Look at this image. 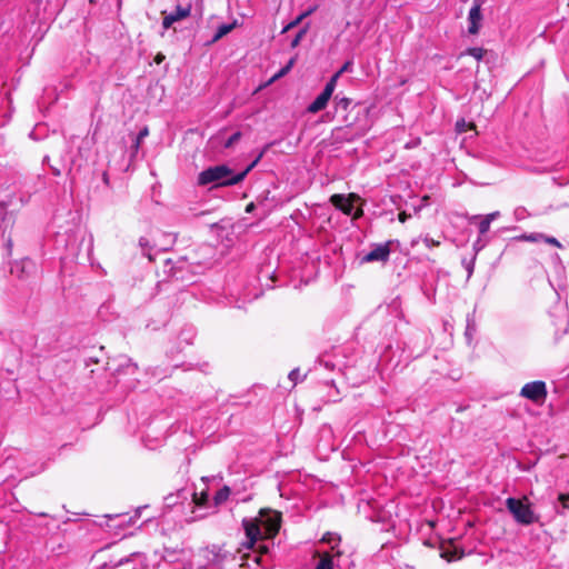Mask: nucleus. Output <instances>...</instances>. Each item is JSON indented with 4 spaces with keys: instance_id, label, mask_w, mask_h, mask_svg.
Instances as JSON below:
<instances>
[{
    "instance_id": "19",
    "label": "nucleus",
    "mask_w": 569,
    "mask_h": 569,
    "mask_svg": "<svg viewBox=\"0 0 569 569\" xmlns=\"http://www.w3.org/2000/svg\"><path fill=\"white\" fill-rule=\"evenodd\" d=\"M477 331V326H476V322L472 318L468 317L467 318V327H466V332H465V336L468 340V343L471 342L475 333Z\"/></svg>"
},
{
    "instance_id": "5",
    "label": "nucleus",
    "mask_w": 569,
    "mask_h": 569,
    "mask_svg": "<svg viewBox=\"0 0 569 569\" xmlns=\"http://www.w3.org/2000/svg\"><path fill=\"white\" fill-rule=\"evenodd\" d=\"M520 396L536 403H542L547 398L546 383L541 380L528 382L521 388Z\"/></svg>"
},
{
    "instance_id": "31",
    "label": "nucleus",
    "mask_w": 569,
    "mask_h": 569,
    "mask_svg": "<svg viewBox=\"0 0 569 569\" xmlns=\"http://www.w3.org/2000/svg\"><path fill=\"white\" fill-rule=\"evenodd\" d=\"M499 211H495V212H491L487 216H485V218L491 223L493 220H496L498 217H499Z\"/></svg>"
},
{
    "instance_id": "37",
    "label": "nucleus",
    "mask_w": 569,
    "mask_h": 569,
    "mask_svg": "<svg viewBox=\"0 0 569 569\" xmlns=\"http://www.w3.org/2000/svg\"><path fill=\"white\" fill-rule=\"evenodd\" d=\"M181 569H192L190 565H184Z\"/></svg>"
},
{
    "instance_id": "29",
    "label": "nucleus",
    "mask_w": 569,
    "mask_h": 569,
    "mask_svg": "<svg viewBox=\"0 0 569 569\" xmlns=\"http://www.w3.org/2000/svg\"><path fill=\"white\" fill-rule=\"evenodd\" d=\"M542 241L555 247H561L560 242L555 237L543 234Z\"/></svg>"
},
{
    "instance_id": "9",
    "label": "nucleus",
    "mask_w": 569,
    "mask_h": 569,
    "mask_svg": "<svg viewBox=\"0 0 569 569\" xmlns=\"http://www.w3.org/2000/svg\"><path fill=\"white\" fill-rule=\"evenodd\" d=\"M482 14H481V1L473 0L472 7L469 10L468 14V32L470 34H477L480 26H481Z\"/></svg>"
},
{
    "instance_id": "12",
    "label": "nucleus",
    "mask_w": 569,
    "mask_h": 569,
    "mask_svg": "<svg viewBox=\"0 0 569 569\" xmlns=\"http://www.w3.org/2000/svg\"><path fill=\"white\" fill-rule=\"evenodd\" d=\"M127 562H136L137 567L132 569H151L150 566L146 562V557L142 553L136 552L130 556V558L119 561V565H123Z\"/></svg>"
},
{
    "instance_id": "24",
    "label": "nucleus",
    "mask_w": 569,
    "mask_h": 569,
    "mask_svg": "<svg viewBox=\"0 0 569 569\" xmlns=\"http://www.w3.org/2000/svg\"><path fill=\"white\" fill-rule=\"evenodd\" d=\"M307 30H308V26H306L305 28H302L297 34L296 37L292 39L291 41V47L292 48H296L299 46L300 41L302 40V38L305 37V34L307 33Z\"/></svg>"
},
{
    "instance_id": "40",
    "label": "nucleus",
    "mask_w": 569,
    "mask_h": 569,
    "mask_svg": "<svg viewBox=\"0 0 569 569\" xmlns=\"http://www.w3.org/2000/svg\"><path fill=\"white\" fill-rule=\"evenodd\" d=\"M140 510H141V508L137 509V511H136V517H139V516H140Z\"/></svg>"
},
{
    "instance_id": "34",
    "label": "nucleus",
    "mask_w": 569,
    "mask_h": 569,
    "mask_svg": "<svg viewBox=\"0 0 569 569\" xmlns=\"http://www.w3.org/2000/svg\"><path fill=\"white\" fill-rule=\"evenodd\" d=\"M466 269L468 271V276L470 277L473 272V262L471 261V262L466 263Z\"/></svg>"
},
{
    "instance_id": "14",
    "label": "nucleus",
    "mask_w": 569,
    "mask_h": 569,
    "mask_svg": "<svg viewBox=\"0 0 569 569\" xmlns=\"http://www.w3.org/2000/svg\"><path fill=\"white\" fill-rule=\"evenodd\" d=\"M558 505H555V511L557 515L565 516L567 510H569V492L560 493L558 496Z\"/></svg>"
},
{
    "instance_id": "8",
    "label": "nucleus",
    "mask_w": 569,
    "mask_h": 569,
    "mask_svg": "<svg viewBox=\"0 0 569 569\" xmlns=\"http://www.w3.org/2000/svg\"><path fill=\"white\" fill-rule=\"evenodd\" d=\"M191 13V4L188 3L186 6L178 4L174 9V11L170 13L162 12L163 20H162V27L164 29H169L172 27L174 22L181 21L186 18H188Z\"/></svg>"
},
{
    "instance_id": "32",
    "label": "nucleus",
    "mask_w": 569,
    "mask_h": 569,
    "mask_svg": "<svg viewBox=\"0 0 569 569\" xmlns=\"http://www.w3.org/2000/svg\"><path fill=\"white\" fill-rule=\"evenodd\" d=\"M126 366L129 372H134V370L137 369V365L132 363L130 359H126Z\"/></svg>"
},
{
    "instance_id": "33",
    "label": "nucleus",
    "mask_w": 569,
    "mask_h": 569,
    "mask_svg": "<svg viewBox=\"0 0 569 569\" xmlns=\"http://www.w3.org/2000/svg\"><path fill=\"white\" fill-rule=\"evenodd\" d=\"M298 376H299V370H298V369H295V370H292V371L289 373V378H290V380H292V381H296Z\"/></svg>"
},
{
    "instance_id": "42",
    "label": "nucleus",
    "mask_w": 569,
    "mask_h": 569,
    "mask_svg": "<svg viewBox=\"0 0 569 569\" xmlns=\"http://www.w3.org/2000/svg\"><path fill=\"white\" fill-rule=\"evenodd\" d=\"M473 247L477 248V247H480V243H478V241L476 243H473Z\"/></svg>"
},
{
    "instance_id": "25",
    "label": "nucleus",
    "mask_w": 569,
    "mask_h": 569,
    "mask_svg": "<svg viewBox=\"0 0 569 569\" xmlns=\"http://www.w3.org/2000/svg\"><path fill=\"white\" fill-rule=\"evenodd\" d=\"M467 54L473 57L477 60H481L483 58V50L481 48H469L467 50Z\"/></svg>"
},
{
    "instance_id": "18",
    "label": "nucleus",
    "mask_w": 569,
    "mask_h": 569,
    "mask_svg": "<svg viewBox=\"0 0 569 569\" xmlns=\"http://www.w3.org/2000/svg\"><path fill=\"white\" fill-rule=\"evenodd\" d=\"M351 103H352L351 99H349L347 97H340L339 94H336V97H335V104H336L337 111L338 110L347 111Z\"/></svg>"
},
{
    "instance_id": "17",
    "label": "nucleus",
    "mask_w": 569,
    "mask_h": 569,
    "mask_svg": "<svg viewBox=\"0 0 569 569\" xmlns=\"http://www.w3.org/2000/svg\"><path fill=\"white\" fill-rule=\"evenodd\" d=\"M296 63V58H291L288 63L282 67L270 80L268 83H272L274 82L276 80L284 77L291 69L292 67L295 66Z\"/></svg>"
},
{
    "instance_id": "4",
    "label": "nucleus",
    "mask_w": 569,
    "mask_h": 569,
    "mask_svg": "<svg viewBox=\"0 0 569 569\" xmlns=\"http://www.w3.org/2000/svg\"><path fill=\"white\" fill-rule=\"evenodd\" d=\"M358 199L359 197L355 193H350L349 196L333 194L330 198V202L345 214L352 217V219H359L363 212L361 209H355L353 201Z\"/></svg>"
},
{
    "instance_id": "38",
    "label": "nucleus",
    "mask_w": 569,
    "mask_h": 569,
    "mask_svg": "<svg viewBox=\"0 0 569 569\" xmlns=\"http://www.w3.org/2000/svg\"><path fill=\"white\" fill-rule=\"evenodd\" d=\"M252 207H253V204H252V203H250V204L247 207V211H251V210H252Z\"/></svg>"
},
{
    "instance_id": "11",
    "label": "nucleus",
    "mask_w": 569,
    "mask_h": 569,
    "mask_svg": "<svg viewBox=\"0 0 569 569\" xmlns=\"http://www.w3.org/2000/svg\"><path fill=\"white\" fill-rule=\"evenodd\" d=\"M36 266L32 260L26 258L17 261L11 267V273L18 278H23L34 270Z\"/></svg>"
},
{
    "instance_id": "30",
    "label": "nucleus",
    "mask_w": 569,
    "mask_h": 569,
    "mask_svg": "<svg viewBox=\"0 0 569 569\" xmlns=\"http://www.w3.org/2000/svg\"><path fill=\"white\" fill-rule=\"evenodd\" d=\"M193 502L198 506H203L207 501V495H202L201 499H198L197 493L192 492Z\"/></svg>"
},
{
    "instance_id": "35",
    "label": "nucleus",
    "mask_w": 569,
    "mask_h": 569,
    "mask_svg": "<svg viewBox=\"0 0 569 569\" xmlns=\"http://www.w3.org/2000/svg\"><path fill=\"white\" fill-rule=\"evenodd\" d=\"M147 242H148V241H147V239H146V238H141V239L139 240V243H140V246H141V247L147 246Z\"/></svg>"
},
{
    "instance_id": "15",
    "label": "nucleus",
    "mask_w": 569,
    "mask_h": 569,
    "mask_svg": "<svg viewBox=\"0 0 569 569\" xmlns=\"http://www.w3.org/2000/svg\"><path fill=\"white\" fill-rule=\"evenodd\" d=\"M322 542L325 543H328L330 545V549L331 551L330 552H336L337 550H340L339 549V543L341 541V538L339 535L337 533H332V532H327L322 539H321Z\"/></svg>"
},
{
    "instance_id": "26",
    "label": "nucleus",
    "mask_w": 569,
    "mask_h": 569,
    "mask_svg": "<svg viewBox=\"0 0 569 569\" xmlns=\"http://www.w3.org/2000/svg\"><path fill=\"white\" fill-rule=\"evenodd\" d=\"M241 138V132L237 131L234 132L229 139L226 141L224 147L230 148L232 147L239 139Z\"/></svg>"
},
{
    "instance_id": "41",
    "label": "nucleus",
    "mask_w": 569,
    "mask_h": 569,
    "mask_svg": "<svg viewBox=\"0 0 569 569\" xmlns=\"http://www.w3.org/2000/svg\"><path fill=\"white\" fill-rule=\"evenodd\" d=\"M473 247L477 248V247H480V243H478V241L476 243H473Z\"/></svg>"
},
{
    "instance_id": "22",
    "label": "nucleus",
    "mask_w": 569,
    "mask_h": 569,
    "mask_svg": "<svg viewBox=\"0 0 569 569\" xmlns=\"http://www.w3.org/2000/svg\"><path fill=\"white\" fill-rule=\"evenodd\" d=\"M543 233L540 232H532L528 234H522L520 239L528 241V242H540L542 241Z\"/></svg>"
},
{
    "instance_id": "7",
    "label": "nucleus",
    "mask_w": 569,
    "mask_h": 569,
    "mask_svg": "<svg viewBox=\"0 0 569 569\" xmlns=\"http://www.w3.org/2000/svg\"><path fill=\"white\" fill-rule=\"evenodd\" d=\"M336 87L337 86L333 84V81H328L322 92L308 106L307 111L310 113H317L323 110L331 99Z\"/></svg>"
},
{
    "instance_id": "16",
    "label": "nucleus",
    "mask_w": 569,
    "mask_h": 569,
    "mask_svg": "<svg viewBox=\"0 0 569 569\" xmlns=\"http://www.w3.org/2000/svg\"><path fill=\"white\" fill-rule=\"evenodd\" d=\"M236 24H237V22L234 21L232 23H223V24L219 26L216 31V34L212 38V41L216 42V41L220 40L222 37L230 33L234 29Z\"/></svg>"
},
{
    "instance_id": "20",
    "label": "nucleus",
    "mask_w": 569,
    "mask_h": 569,
    "mask_svg": "<svg viewBox=\"0 0 569 569\" xmlns=\"http://www.w3.org/2000/svg\"><path fill=\"white\" fill-rule=\"evenodd\" d=\"M229 496H230V488L224 486L223 488L218 490L217 493L214 495V502H216V505L223 503L224 501H227Z\"/></svg>"
},
{
    "instance_id": "1",
    "label": "nucleus",
    "mask_w": 569,
    "mask_h": 569,
    "mask_svg": "<svg viewBox=\"0 0 569 569\" xmlns=\"http://www.w3.org/2000/svg\"><path fill=\"white\" fill-rule=\"evenodd\" d=\"M280 521L281 515L270 510H261L259 518H244L242 520L247 537L243 546L247 549H252V552L243 555L241 566L250 567L249 560L257 565L261 563L262 555L267 553L269 548L264 543H259L257 548L254 546L263 539L273 538L280 529Z\"/></svg>"
},
{
    "instance_id": "3",
    "label": "nucleus",
    "mask_w": 569,
    "mask_h": 569,
    "mask_svg": "<svg viewBox=\"0 0 569 569\" xmlns=\"http://www.w3.org/2000/svg\"><path fill=\"white\" fill-rule=\"evenodd\" d=\"M506 507L515 521L522 526H530L540 520V516L532 509L527 496L522 498L510 497L506 500Z\"/></svg>"
},
{
    "instance_id": "23",
    "label": "nucleus",
    "mask_w": 569,
    "mask_h": 569,
    "mask_svg": "<svg viewBox=\"0 0 569 569\" xmlns=\"http://www.w3.org/2000/svg\"><path fill=\"white\" fill-rule=\"evenodd\" d=\"M149 134V130L147 127H144L142 130H140V132L138 133V136L136 137V140H134V143H133V148L134 150H138L139 147H140V143L141 141Z\"/></svg>"
},
{
    "instance_id": "13",
    "label": "nucleus",
    "mask_w": 569,
    "mask_h": 569,
    "mask_svg": "<svg viewBox=\"0 0 569 569\" xmlns=\"http://www.w3.org/2000/svg\"><path fill=\"white\" fill-rule=\"evenodd\" d=\"M317 9H318L317 4H313V6L309 7L306 11L300 13L295 20H292L289 24H287L283 28L282 32H287L290 29L296 28L298 24H300L302 22L303 19H306L307 17L312 14Z\"/></svg>"
},
{
    "instance_id": "21",
    "label": "nucleus",
    "mask_w": 569,
    "mask_h": 569,
    "mask_svg": "<svg viewBox=\"0 0 569 569\" xmlns=\"http://www.w3.org/2000/svg\"><path fill=\"white\" fill-rule=\"evenodd\" d=\"M351 61H347L342 64V67L329 79V81H333V84L337 86V82L342 73L349 71L351 69Z\"/></svg>"
},
{
    "instance_id": "10",
    "label": "nucleus",
    "mask_w": 569,
    "mask_h": 569,
    "mask_svg": "<svg viewBox=\"0 0 569 569\" xmlns=\"http://www.w3.org/2000/svg\"><path fill=\"white\" fill-rule=\"evenodd\" d=\"M203 557L207 565L213 567H220L224 561L227 553L221 547L212 545L203 550Z\"/></svg>"
},
{
    "instance_id": "27",
    "label": "nucleus",
    "mask_w": 569,
    "mask_h": 569,
    "mask_svg": "<svg viewBox=\"0 0 569 569\" xmlns=\"http://www.w3.org/2000/svg\"><path fill=\"white\" fill-rule=\"evenodd\" d=\"M490 222L483 217L479 222V232L485 234L490 229Z\"/></svg>"
},
{
    "instance_id": "36",
    "label": "nucleus",
    "mask_w": 569,
    "mask_h": 569,
    "mask_svg": "<svg viewBox=\"0 0 569 569\" xmlns=\"http://www.w3.org/2000/svg\"><path fill=\"white\" fill-rule=\"evenodd\" d=\"M406 218H407V217H406V214H405V213H400V214H399V220H400L401 222L406 221Z\"/></svg>"
},
{
    "instance_id": "2",
    "label": "nucleus",
    "mask_w": 569,
    "mask_h": 569,
    "mask_svg": "<svg viewBox=\"0 0 569 569\" xmlns=\"http://www.w3.org/2000/svg\"><path fill=\"white\" fill-rule=\"evenodd\" d=\"M261 157L262 153H260L243 171L237 174H233L232 170L226 164L209 167L199 173L198 184L208 186L210 183H214L216 187L238 184L257 166Z\"/></svg>"
},
{
    "instance_id": "39",
    "label": "nucleus",
    "mask_w": 569,
    "mask_h": 569,
    "mask_svg": "<svg viewBox=\"0 0 569 569\" xmlns=\"http://www.w3.org/2000/svg\"><path fill=\"white\" fill-rule=\"evenodd\" d=\"M418 242H419V240H418V239H417V240H412L411 246L413 247V246H416Z\"/></svg>"
},
{
    "instance_id": "28",
    "label": "nucleus",
    "mask_w": 569,
    "mask_h": 569,
    "mask_svg": "<svg viewBox=\"0 0 569 569\" xmlns=\"http://www.w3.org/2000/svg\"><path fill=\"white\" fill-rule=\"evenodd\" d=\"M421 241L423 242V244L427 247V248H432V247H436V246H439V241H435L432 238L426 236V237H422L420 238Z\"/></svg>"
},
{
    "instance_id": "6",
    "label": "nucleus",
    "mask_w": 569,
    "mask_h": 569,
    "mask_svg": "<svg viewBox=\"0 0 569 569\" xmlns=\"http://www.w3.org/2000/svg\"><path fill=\"white\" fill-rule=\"evenodd\" d=\"M391 243L392 241H387L385 243L375 244L372 249L361 258V262H387L391 252Z\"/></svg>"
}]
</instances>
